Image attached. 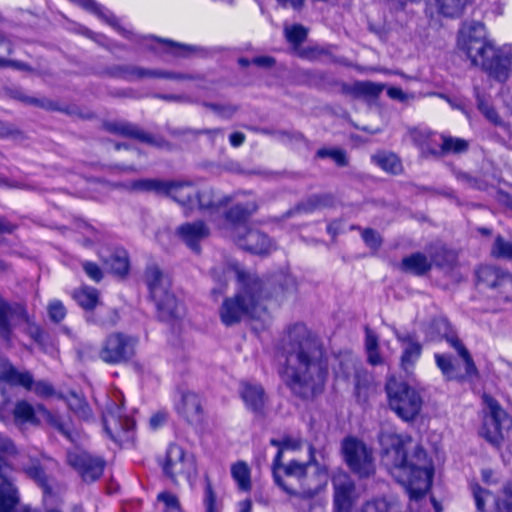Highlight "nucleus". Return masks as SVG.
I'll list each match as a JSON object with an SVG mask.
<instances>
[{"label": "nucleus", "instance_id": "20", "mask_svg": "<svg viewBox=\"0 0 512 512\" xmlns=\"http://www.w3.org/2000/svg\"><path fill=\"white\" fill-rule=\"evenodd\" d=\"M354 475L365 478L375 471L372 451L361 441L354 439Z\"/></svg>", "mask_w": 512, "mask_h": 512}, {"label": "nucleus", "instance_id": "54", "mask_svg": "<svg viewBox=\"0 0 512 512\" xmlns=\"http://www.w3.org/2000/svg\"><path fill=\"white\" fill-rule=\"evenodd\" d=\"M272 444L279 446L277 454H280V459L285 451H296L302 447V441L297 439H285L281 443L272 440Z\"/></svg>", "mask_w": 512, "mask_h": 512}, {"label": "nucleus", "instance_id": "3", "mask_svg": "<svg viewBox=\"0 0 512 512\" xmlns=\"http://www.w3.org/2000/svg\"><path fill=\"white\" fill-rule=\"evenodd\" d=\"M308 455L306 462L292 459L282 463L280 454H277L273 461L274 481L293 505L310 502L328 484L327 466L319 462L315 448L311 445L308 447Z\"/></svg>", "mask_w": 512, "mask_h": 512}, {"label": "nucleus", "instance_id": "11", "mask_svg": "<svg viewBox=\"0 0 512 512\" xmlns=\"http://www.w3.org/2000/svg\"><path fill=\"white\" fill-rule=\"evenodd\" d=\"M483 401L487 411L480 429V435L489 443L499 445L504 437V428L510 424L509 417L492 397L485 395Z\"/></svg>", "mask_w": 512, "mask_h": 512}, {"label": "nucleus", "instance_id": "2", "mask_svg": "<svg viewBox=\"0 0 512 512\" xmlns=\"http://www.w3.org/2000/svg\"><path fill=\"white\" fill-rule=\"evenodd\" d=\"M383 462L392 476L417 500L431 487L433 465L425 451L408 435L385 431L380 436Z\"/></svg>", "mask_w": 512, "mask_h": 512}, {"label": "nucleus", "instance_id": "23", "mask_svg": "<svg viewBox=\"0 0 512 512\" xmlns=\"http://www.w3.org/2000/svg\"><path fill=\"white\" fill-rule=\"evenodd\" d=\"M180 238L193 250H197V244L208 237L209 229L201 221L186 223L177 229Z\"/></svg>", "mask_w": 512, "mask_h": 512}, {"label": "nucleus", "instance_id": "50", "mask_svg": "<svg viewBox=\"0 0 512 512\" xmlns=\"http://www.w3.org/2000/svg\"><path fill=\"white\" fill-rule=\"evenodd\" d=\"M317 156L320 158L329 157L331 158L338 166H343L347 164V157L345 153L340 149H320L317 152Z\"/></svg>", "mask_w": 512, "mask_h": 512}, {"label": "nucleus", "instance_id": "63", "mask_svg": "<svg viewBox=\"0 0 512 512\" xmlns=\"http://www.w3.org/2000/svg\"><path fill=\"white\" fill-rule=\"evenodd\" d=\"M252 64L260 67H270L274 64V60L268 56H259L252 59Z\"/></svg>", "mask_w": 512, "mask_h": 512}, {"label": "nucleus", "instance_id": "27", "mask_svg": "<svg viewBox=\"0 0 512 512\" xmlns=\"http://www.w3.org/2000/svg\"><path fill=\"white\" fill-rule=\"evenodd\" d=\"M433 325L439 328V334H443L446 337L447 341L451 344V346L454 347L458 354L462 357L466 365V372L468 374L474 372L475 366L469 352L465 349V347L456 337L447 335V321L445 319H440L435 321Z\"/></svg>", "mask_w": 512, "mask_h": 512}, {"label": "nucleus", "instance_id": "33", "mask_svg": "<svg viewBox=\"0 0 512 512\" xmlns=\"http://www.w3.org/2000/svg\"><path fill=\"white\" fill-rule=\"evenodd\" d=\"M71 1L79 4L83 8L94 13L100 19H102L105 22H107L108 24H110L112 27H114L116 29L119 28L118 21L114 17V15L110 11H108L107 9H105L104 7H102L101 5L96 3L94 0H71Z\"/></svg>", "mask_w": 512, "mask_h": 512}, {"label": "nucleus", "instance_id": "57", "mask_svg": "<svg viewBox=\"0 0 512 512\" xmlns=\"http://www.w3.org/2000/svg\"><path fill=\"white\" fill-rule=\"evenodd\" d=\"M362 238L366 245L375 249L380 245V237L373 230L367 229L362 232Z\"/></svg>", "mask_w": 512, "mask_h": 512}, {"label": "nucleus", "instance_id": "9", "mask_svg": "<svg viewBox=\"0 0 512 512\" xmlns=\"http://www.w3.org/2000/svg\"><path fill=\"white\" fill-rule=\"evenodd\" d=\"M16 448L8 439L0 436V512H30L18 509L19 498L12 482L4 475L2 466L11 465Z\"/></svg>", "mask_w": 512, "mask_h": 512}, {"label": "nucleus", "instance_id": "10", "mask_svg": "<svg viewBox=\"0 0 512 512\" xmlns=\"http://www.w3.org/2000/svg\"><path fill=\"white\" fill-rule=\"evenodd\" d=\"M103 423L106 433L115 442L124 444L133 441L135 422L124 415L122 406L115 401L107 404L103 413Z\"/></svg>", "mask_w": 512, "mask_h": 512}, {"label": "nucleus", "instance_id": "19", "mask_svg": "<svg viewBox=\"0 0 512 512\" xmlns=\"http://www.w3.org/2000/svg\"><path fill=\"white\" fill-rule=\"evenodd\" d=\"M239 394L248 410L253 413L262 412L267 402V396L260 384L242 381L239 386Z\"/></svg>", "mask_w": 512, "mask_h": 512}, {"label": "nucleus", "instance_id": "34", "mask_svg": "<svg viewBox=\"0 0 512 512\" xmlns=\"http://www.w3.org/2000/svg\"><path fill=\"white\" fill-rule=\"evenodd\" d=\"M357 512H400V506L394 499L381 498L366 502Z\"/></svg>", "mask_w": 512, "mask_h": 512}, {"label": "nucleus", "instance_id": "36", "mask_svg": "<svg viewBox=\"0 0 512 512\" xmlns=\"http://www.w3.org/2000/svg\"><path fill=\"white\" fill-rule=\"evenodd\" d=\"M146 77H161V78H171V79H187L188 77L182 74H175L157 70H146L143 68L133 67L128 73V78L130 80H139Z\"/></svg>", "mask_w": 512, "mask_h": 512}, {"label": "nucleus", "instance_id": "32", "mask_svg": "<svg viewBox=\"0 0 512 512\" xmlns=\"http://www.w3.org/2000/svg\"><path fill=\"white\" fill-rule=\"evenodd\" d=\"M144 41L146 45L152 49L161 47L165 51L172 52L178 56H186L192 50V47L190 46L182 45L168 40L155 39L153 37H145Z\"/></svg>", "mask_w": 512, "mask_h": 512}, {"label": "nucleus", "instance_id": "59", "mask_svg": "<svg viewBox=\"0 0 512 512\" xmlns=\"http://www.w3.org/2000/svg\"><path fill=\"white\" fill-rule=\"evenodd\" d=\"M478 107L485 117L493 123H498V115L496 111L490 107L487 103L479 100Z\"/></svg>", "mask_w": 512, "mask_h": 512}, {"label": "nucleus", "instance_id": "58", "mask_svg": "<svg viewBox=\"0 0 512 512\" xmlns=\"http://www.w3.org/2000/svg\"><path fill=\"white\" fill-rule=\"evenodd\" d=\"M168 415L166 412L160 411L151 416L149 425L153 430L162 427L167 421Z\"/></svg>", "mask_w": 512, "mask_h": 512}, {"label": "nucleus", "instance_id": "25", "mask_svg": "<svg viewBox=\"0 0 512 512\" xmlns=\"http://www.w3.org/2000/svg\"><path fill=\"white\" fill-rule=\"evenodd\" d=\"M398 339L403 347L401 366L405 371H409L421 355V345L410 335L399 336Z\"/></svg>", "mask_w": 512, "mask_h": 512}, {"label": "nucleus", "instance_id": "24", "mask_svg": "<svg viewBox=\"0 0 512 512\" xmlns=\"http://www.w3.org/2000/svg\"><path fill=\"white\" fill-rule=\"evenodd\" d=\"M178 411L189 421L199 422L202 414V405L199 396L193 392L182 395Z\"/></svg>", "mask_w": 512, "mask_h": 512}, {"label": "nucleus", "instance_id": "31", "mask_svg": "<svg viewBox=\"0 0 512 512\" xmlns=\"http://www.w3.org/2000/svg\"><path fill=\"white\" fill-rule=\"evenodd\" d=\"M231 476L241 491H250L251 489V471L248 464L244 461H238L231 466Z\"/></svg>", "mask_w": 512, "mask_h": 512}, {"label": "nucleus", "instance_id": "30", "mask_svg": "<svg viewBox=\"0 0 512 512\" xmlns=\"http://www.w3.org/2000/svg\"><path fill=\"white\" fill-rule=\"evenodd\" d=\"M402 269L415 275L426 273L431 268V262L421 253L412 254L402 260Z\"/></svg>", "mask_w": 512, "mask_h": 512}, {"label": "nucleus", "instance_id": "6", "mask_svg": "<svg viewBox=\"0 0 512 512\" xmlns=\"http://www.w3.org/2000/svg\"><path fill=\"white\" fill-rule=\"evenodd\" d=\"M144 279L160 318L170 320L179 317L183 308L174 294L170 292V278L157 266H150L146 269Z\"/></svg>", "mask_w": 512, "mask_h": 512}, {"label": "nucleus", "instance_id": "4", "mask_svg": "<svg viewBox=\"0 0 512 512\" xmlns=\"http://www.w3.org/2000/svg\"><path fill=\"white\" fill-rule=\"evenodd\" d=\"M238 279V290L234 297L222 303L219 315L222 323L232 326L244 317L260 318L265 314L263 301L267 298L262 281L255 275L246 274L239 269L230 270Z\"/></svg>", "mask_w": 512, "mask_h": 512}, {"label": "nucleus", "instance_id": "55", "mask_svg": "<svg viewBox=\"0 0 512 512\" xmlns=\"http://www.w3.org/2000/svg\"><path fill=\"white\" fill-rule=\"evenodd\" d=\"M157 499L160 502H163L165 504L166 508L169 510L179 511V509H180V504H179L178 498L172 493L161 492L158 494Z\"/></svg>", "mask_w": 512, "mask_h": 512}, {"label": "nucleus", "instance_id": "40", "mask_svg": "<svg viewBox=\"0 0 512 512\" xmlns=\"http://www.w3.org/2000/svg\"><path fill=\"white\" fill-rule=\"evenodd\" d=\"M442 153H462L468 149V142L462 138L440 135Z\"/></svg>", "mask_w": 512, "mask_h": 512}, {"label": "nucleus", "instance_id": "61", "mask_svg": "<svg viewBox=\"0 0 512 512\" xmlns=\"http://www.w3.org/2000/svg\"><path fill=\"white\" fill-rule=\"evenodd\" d=\"M27 474L44 486L45 474L38 466H32L26 470Z\"/></svg>", "mask_w": 512, "mask_h": 512}, {"label": "nucleus", "instance_id": "12", "mask_svg": "<svg viewBox=\"0 0 512 512\" xmlns=\"http://www.w3.org/2000/svg\"><path fill=\"white\" fill-rule=\"evenodd\" d=\"M133 188L136 190H155L164 191L167 195L177 201L183 206H188L189 209L195 208V197L197 189L191 183H164L154 180H140L133 183Z\"/></svg>", "mask_w": 512, "mask_h": 512}, {"label": "nucleus", "instance_id": "26", "mask_svg": "<svg viewBox=\"0 0 512 512\" xmlns=\"http://www.w3.org/2000/svg\"><path fill=\"white\" fill-rule=\"evenodd\" d=\"M409 137L422 151V153L436 154L434 144H438L439 136L427 129L414 128L409 131Z\"/></svg>", "mask_w": 512, "mask_h": 512}, {"label": "nucleus", "instance_id": "22", "mask_svg": "<svg viewBox=\"0 0 512 512\" xmlns=\"http://www.w3.org/2000/svg\"><path fill=\"white\" fill-rule=\"evenodd\" d=\"M477 276L480 282L491 288L507 289L512 287V278L496 267H481L477 272Z\"/></svg>", "mask_w": 512, "mask_h": 512}, {"label": "nucleus", "instance_id": "49", "mask_svg": "<svg viewBox=\"0 0 512 512\" xmlns=\"http://www.w3.org/2000/svg\"><path fill=\"white\" fill-rule=\"evenodd\" d=\"M471 490L475 499L477 509L479 511H484L487 501L492 499L491 493L481 488L478 484H473L471 486Z\"/></svg>", "mask_w": 512, "mask_h": 512}, {"label": "nucleus", "instance_id": "35", "mask_svg": "<svg viewBox=\"0 0 512 512\" xmlns=\"http://www.w3.org/2000/svg\"><path fill=\"white\" fill-rule=\"evenodd\" d=\"M469 0H435L438 11L446 17L461 15Z\"/></svg>", "mask_w": 512, "mask_h": 512}, {"label": "nucleus", "instance_id": "38", "mask_svg": "<svg viewBox=\"0 0 512 512\" xmlns=\"http://www.w3.org/2000/svg\"><path fill=\"white\" fill-rule=\"evenodd\" d=\"M73 298L84 309H93L98 303V292L91 287H83L73 293Z\"/></svg>", "mask_w": 512, "mask_h": 512}, {"label": "nucleus", "instance_id": "8", "mask_svg": "<svg viewBox=\"0 0 512 512\" xmlns=\"http://www.w3.org/2000/svg\"><path fill=\"white\" fill-rule=\"evenodd\" d=\"M390 408L404 421L414 420L422 409L420 394L408 384L390 379L386 384Z\"/></svg>", "mask_w": 512, "mask_h": 512}, {"label": "nucleus", "instance_id": "39", "mask_svg": "<svg viewBox=\"0 0 512 512\" xmlns=\"http://www.w3.org/2000/svg\"><path fill=\"white\" fill-rule=\"evenodd\" d=\"M365 349L367 353L368 362L372 365L382 363V358L378 351V337L369 328H366Z\"/></svg>", "mask_w": 512, "mask_h": 512}, {"label": "nucleus", "instance_id": "60", "mask_svg": "<svg viewBox=\"0 0 512 512\" xmlns=\"http://www.w3.org/2000/svg\"><path fill=\"white\" fill-rule=\"evenodd\" d=\"M342 453L348 467H352V438L349 436L343 441Z\"/></svg>", "mask_w": 512, "mask_h": 512}, {"label": "nucleus", "instance_id": "44", "mask_svg": "<svg viewBox=\"0 0 512 512\" xmlns=\"http://www.w3.org/2000/svg\"><path fill=\"white\" fill-rule=\"evenodd\" d=\"M214 193L211 189H205L201 192L197 190L195 197V208L212 209L220 204V200H214Z\"/></svg>", "mask_w": 512, "mask_h": 512}, {"label": "nucleus", "instance_id": "15", "mask_svg": "<svg viewBox=\"0 0 512 512\" xmlns=\"http://www.w3.org/2000/svg\"><path fill=\"white\" fill-rule=\"evenodd\" d=\"M30 323L26 308L19 303H9L0 297V339L9 343L13 330L19 323Z\"/></svg>", "mask_w": 512, "mask_h": 512}, {"label": "nucleus", "instance_id": "47", "mask_svg": "<svg viewBox=\"0 0 512 512\" xmlns=\"http://www.w3.org/2000/svg\"><path fill=\"white\" fill-rule=\"evenodd\" d=\"M491 252L497 258L512 259V242L505 241L502 237H497Z\"/></svg>", "mask_w": 512, "mask_h": 512}, {"label": "nucleus", "instance_id": "42", "mask_svg": "<svg viewBox=\"0 0 512 512\" xmlns=\"http://www.w3.org/2000/svg\"><path fill=\"white\" fill-rule=\"evenodd\" d=\"M67 404L69 408L80 418L88 419L91 415V410L86 401L80 396L71 393L67 397Z\"/></svg>", "mask_w": 512, "mask_h": 512}, {"label": "nucleus", "instance_id": "56", "mask_svg": "<svg viewBox=\"0 0 512 512\" xmlns=\"http://www.w3.org/2000/svg\"><path fill=\"white\" fill-rule=\"evenodd\" d=\"M83 269L85 271V273L94 281H99L101 280L102 278V271L101 269L98 267V265H96L95 263H92V262H84L83 263Z\"/></svg>", "mask_w": 512, "mask_h": 512}, {"label": "nucleus", "instance_id": "16", "mask_svg": "<svg viewBox=\"0 0 512 512\" xmlns=\"http://www.w3.org/2000/svg\"><path fill=\"white\" fill-rule=\"evenodd\" d=\"M67 462L87 482L100 478L104 469V462L100 458L92 457L78 447L67 453Z\"/></svg>", "mask_w": 512, "mask_h": 512}, {"label": "nucleus", "instance_id": "46", "mask_svg": "<svg viewBox=\"0 0 512 512\" xmlns=\"http://www.w3.org/2000/svg\"><path fill=\"white\" fill-rule=\"evenodd\" d=\"M384 89L383 84L369 81L354 83V94L361 93L371 97L378 96Z\"/></svg>", "mask_w": 512, "mask_h": 512}, {"label": "nucleus", "instance_id": "13", "mask_svg": "<svg viewBox=\"0 0 512 512\" xmlns=\"http://www.w3.org/2000/svg\"><path fill=\"white\" fill-rule=\"evenodd\" d=\"M0 381H4L10 385L22 386L41 397H48L54 393L53 387L48 382H34L29 372L17 370L2 356H0Z\"/></svg>", "mask_w": 512, "mask_h": 512}, {"label": "nucleus", "instance_id": "64", "mask_svg": "<svg viewBox=\"0 0 512 512\" xmlns=\"http://www.w3.org/2000/svg\"><path fill=\"white\" fill-rule=\"evenodd\" d=\"M245 135L241 132H234L230 135V143L234 147H238L243 144Z\"/></svg>", "mask_w": 512, "mask_h": 512}, {"label": "nucleus", "instance_id": "5", "mask_svg": "<svg viewBox=\"0 0 512 512\" xmlns=\"http://www.w3.org/2000/svg\"><path fill=\"white\" fill-rule=\"evenodd\" d=\"M256 209L254 203L236 204L226 214L221 229L225 236L235 240L241 248L254 254H268L274 250V243L266 234L246 224V220Z\"/></svg>", "mask_w": 512, "mask_h": 512}, {"label": "nucleus", "instance_id": "14", "mask_svg": "<svg viewBox=\"0 0 512 512\" xmlns=\"http://www.w3.org/2000/svg\"><path fill=\"white\" fill-rule=\"evenodd\" d=\"M136 339L122 333L110 334L99 351V358L108 364L129 360L135 353Z\"/></svg>", "mask_w": 512, "mask_h": 512}, {"label": "nucleus", "instance_id": "18", "mask_svg": "<svg viewBox=\"0 0 512 512\" xmlns=\"http://www.w3.org/2000/svg\"><path fill=\"white\" fill-rule=\"evenodd\" d=\"M334 512H351L352 482L349 475L337 473L333 476Z\"/></svg>", "mask_w": 512, "mask_h": 512}, {"label": "nucleus", "instance_id": "52", "mask_svg": "<svg viewBox=\"0 0 512 512\" xmlns=\"http://www.w3.org/2000/svg\"><path fill=\"white\" fill-rule=\"evenodd\" d=\"M204 506L206 512H220L221 506L217 503L214 491L210 484L205 488Z\"/></svg>", "mask_w": 512, "mask_h": 512}, {"label": "nucleus", "instance_id": "7", "mask_svg": "<svg viewBox=\"0 0 512 512\" xmlns=\"http://www.w3.org/2000/svg\"><path fill=\"white\" fill-rule=\"evenodd\" d=\"M457 47L473 66L486 65V59L496 55V48L486 38L485 26L479 22L465 24L461 28Z\"/></svg>", "mask_w": 512, "mask_h": 512}, {"label": "nucleus", "instance_id": "21", "mask_svg": "<svg viewBox=\"0 0 512 512\" xmlns=\"http://www.w3.org/2000/svg\"><path fill=\"white\" fill-rule=\"evenodd\" d=\"M511 57L500 53L496 49V55L486 59V65L480 67L488 72V74L499 82L508 79L511 70Z\"/></svg>", "mask_w": 512, "mask_h": 512}, {"label": "nucleus", "instance_id": "28", "mask_svg": "<svg viewBox=\"0 0 512 512\" xmlns=\"http://www.w3.org/2000/svg\"><path fill=\"white\" fill-rule=\"evenodd\" d=\"M37 415H40L47 420L52 417L50 412L42 406H38L35 410L28 402L25 401H20L15 406L14 416L19 421L36 423L39 421Z\"/></svg>", "mask_w": 512, "mask_h": 512}, {"label": "nucleus", "instance_id": "1", "mask_svg": "<svg viewBox=\"0 0 512 512\" xmlns=\"http://www.w3.org/2000/svg\"><path fill=\"white\" fill-rule=\"evenodd\" d=\"M286 357L283 381L297 396L309 399L323 390L328 364L321 342L306 325L289 326L281 340Z\"/></svg>", "mask_w": 512, "mask_h": 512}, {"label": "nucleus", "instance_id": "29", "mask_svg": "<svg viewBox=\"0 0 512 512\" xmlns=\"http://www.w3.org/2000/svg\"><path fill=\"white\" fill-rule=\"evenodd\" d=\"M372 161L387 173L398 174L402 171L400 159L392 152H378L372 156Z\"/></svg>", "mask_w": 512, "mask_h": 512}, {"label": "nucleus", "instance_id": "37", "mask_svg": "<svg viewBox=\"0 0 512 512\" xmlns=\"http://www.w3.org/2000/svg\"><path fill=\"white\" fill-rule=\"evenodd\" d=\"M105 265L112 273L117 275H124L129 268V261L125 251L116 252L111 254L108 259H105Z\"/></svg>", "mask_w": 512, "mask_h": 512}, {"label": "nucleus", "instance_id": "48", "mask_svg": "<svg viewBox=\"0 0 512 512\" xmlns=\"http://www.w3.org/2000/svg\"><path fill=\"white\" fill-rule=\"evenodd\" d=\"M306 30L301 25H293L285 28V36L288 42L298 45L306 38Z\"/></svg>", "mask_w": 512, "mask_h": 512}, {"label": "nucleus", "instance_id": "41", "mask_svg": "<svg viewBox=\"0 0 512 512\" xmlns=\"http://www.w3.org/2000/svg\"><path fill=\"white\" fill-rule=\"evenodd\" d=\"M111 130L123 136L136 138L145 142L150 141V138L146 133L138 129L136 126L128 123L113 124L111 125Z\"/></svg>", "mask_w": 512, "mask_h": 512}, {"label": "nucleus", "instance_id": "43", "mask_svg": "<svg viewBox=\"0 0 512 512\" xmlns=\"http://www.w3.org/2000/svg\"><path fill=\"white\" fill-rule=\"evenodd\" d=\"M435 360L445 378L449 380L457 378V370L450 356L437 353L435 354Z\"/></svg>", "mask_w": 512, "mask_h": 512}, {"label": "nucleus", "instance_id": "53", "mask_svg": "<svg viewBox=\"0 0 512 512\" xmlns=\"http://www.w3.org/2000/svg\"><path fill=\"white\" fill-rule=\"evenodd\" d=\"M387 95L389 96V98L404 104H408L415 98L413 94L406 93L401 88L397 87H389L387 89Z\"/></svg>", "mask_w": 512, "mask_h": 512}, {"label": "nucleus", "instance_id": "45", "mask_svg": "<svg viewBox=\"0 0 512 512\" xmlns=\"http://www.w3.org/2000/svg\"><path fill=\"white\" fill-rule=\"evenodd\" d=\"M496 507L498 512H512V485L507 484L503 487L496 500Z\"/></svg>", "mask_w": 512, "mask_h": 512}, {"label": "nucleus", "instance_id": "51", "mask_svg": "<svg viewBox=\"0 0 512 512\" xmlns=\"http://www.w3.org/2000/svg\"><path fill=\"white\" fill-rule=\"evenodd\" d=\"M48 313L51 320L60 322L66 316V309L61 301L53 300L48 305Z\"/></svg>", "mask_w": 512, "mask_h": 512}, {"label": "nucleus", "instance_id": "62", "mask_svg": "<svg viewBox=\"0 0 512 512\" xmlns=\"http://www.w3.org/2000/svg\"><path fill=\"white\" fill-rule=\"evenodd\" d=\"M323 51L318 47H309L302 50L301 55L309 60L317 59Z\"/></svg>", "mask_w": 512, "mask_h": 512}, {"label": "nucleus", "instance_id": "17", "mask_svg": "<svg viewBox=\"0 0 512 512\" xmlns=\"http://www.w3.org/2000/svg\"><path fill=\"white\" fill-rule=\"evenodd\" d=\"M164 473L174 480L177 476L185 475L192 467V459L184 449L177 444H170L162 464Z\"/></svg>", "mask_w": 512, "mask_h": 512}]
</instances>
